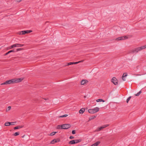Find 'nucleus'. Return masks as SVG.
<instances>
[{"instance_id":"nucleus-1","label":"nucleus","mask_w":146,"mask_h":146,"mask_svg":"<svg viewBox=\"0 0 146 146\" xmlns=\"http://www.w3.org/2000/svg\"><path fill=\"white\" fill-rule=\"evenodd\" d=\"M24 79L23 78L13 79L5 81V82H21Z\"/></svg>"},{"instance_id":"nucleus-2","label":"nucleus","mask_w":146,"mask_h":146,"mask_svg":"<svg viewBox=\"0 0 146 146\" xmlns=\"http://www.w3.org/2000/svg\"><path fill=\"white\" fill-rule=\"evenodd\" d=\"M146 48V45L140 47L135 48L132 50V52L134 53L135 52H138L139 51Z\"/></svg>"},{"instance_id":"nucleus-3","label":"nucleus","mask_w":146,"mask_h":146,"mask_svg":"<svg viewBox=\"0 0 146 146\" xmlns=\"http://www.w3.org/2000/svg\"><path fill=\"white\" fill-rule=\"evenodd\" d=\"M24 44H14L8 47L7 48V50H9L12 48H13L14 47H21L23 46Z\"/></svg>"},{"instance_id":"nucleus-4","label":"nucleus","mask_w":146,"mask_h":146,"mask_svg":"<svg viewBox=\"0 0 146 146\" xmlns=\"http://www.w3.org/2000/svg\"><path fill=\"white\" fill-rule=\"evenodd\" d=\"M71 127V125L69 124H65L62 125V129H67Z\"/></svg>"},{"instance_id":"nucleus-5","label":"nucleus","mask_w":146,"mask_h":146,"mask_svg":"<svg viewBox=\"0 0 146 146\" xmlns=\"http://www.w3.org/2000/svg\"><path fill=\"white\" fill-rule=\"evenodd\" d=\"M60 141V139H54L52 141L50 142L51 144H53L55 143H57L59 142Z\"/></svg>"},{"instance_id":"nucleus-6","label":"nucleus","mask_w":146,"mask_h":146,"mask_svg":"<svg viewBox=\"0 0 146 146\" xmlns=\"http://www.w3.org/2000/svg\"><path fill=\"white\" fill-rule=\"evenodd\" d=\"M109 125L108 124L103 125V126L98 128V131H100L103 129L108 126Z\"/></svg>"},{"instance_id":"nucleus-7","label":"nucleus","mask_w":146,"mask_h":146,"mask_svg":"<svg viewBox=\"0 0 146 146\" xmlns=\"http://www.w3.org/2000/svg\"><path fill=\"white\" fill-rule=\"evenodd\" d=\"M127 75V73H123L122 77V78L123 81H125V78Z\"/></svg>"},{"instance_id":"nucleus-8","label":"nucleus","mask_w":146,"mask_h":146,"mask_svg":"<svg viewBox=\"0 0 146 146\" xmlns=\"http://www.w3.org/2000/svg\"><path fill=\"white\" fill-rule=\"evenodd\" d=\"M11 52H15V49H13V50H10L9 51L7 52L5 54H4V55L5 56L7 55Z\"/></svg>"},{"instance_id":"nucleus-9","label":"nucleus","mask_w":146,"mask_h":146,"mask_svg":"<svg viewBox=\"0 0 146 146\" xmlns=\"http://www.w3.org/2000/svg\"><path fill=\"white\" fill-rule=\"evenodd\" d=\"M85 111V109L84 108H82L79 111V113L80 114H83Z\"/></svg>"},{"instance_id":"nucleus-10","label":"nucleus","mask_w":146,"mask_h":146,"mask_svg":"<svg viewBox=\"0 0 146 146\" xmlns=\"http://www.w3.org/2000/svg\"><path fill=\"white\" fill-rule=\"evenodd\" d=\"M92 109L94 113L97 112L99 111V108L98 107L94 108V109Z\"/></svg>"},{"instance_id":"nucleus-11","label":"nucleus","mask_w":146,"mask_h":146,"mask_svg":"<svg viewBox=\"0 0 146 146\" xmlns=\"http://www.w3.org/2000/svg\"><path fill=\"white\" fill-rule=\"evenodd\" d=\"M118 81L117 78L115 77H113L111 80V82H117Z\"/></svg>"},{"instance_id":"nucleus-12","label":"nucleus","mask_w":146,"mask_h":146,"mask_svg":"<svg viewBox=\"0 0 146 146\" xmlns=\"http://www.w3.org/2000/svg\"><path fill=\"white\" fill-rule=\"evenodd\" d=\"M33 100L35 102H39L40 101V100L38 98H35L33 99Z\"/></svg>"},{"instance_id":"nucleus-13","label":"nucleus","mask_w":146,"mask_h":146,"mask_svg":"<svg viewBox=\"0 0 146 146\" xmlns=\"http://www.w3.org/2000/svg\"><path fill=\"white\" fill-rule=\"evenodd\" d=\"M23 127H24L23 125L18 126H16V127H14V129H20V128H23Z\"/></svg>"},{"instance_id":"nucleus-14","label":"nucleus","mask_w":146,"mask_h":146,"mask_svg":"<svg viewBox=\"0 0 146 146\" xmlns=\"http://www.w3.org/2000/svg\"><path fill=\"white\" fill-rule=\"evenodd\" d=\"M100 143V141H98L92 145L93 146H97Z\"/></svg>"},{"instance_id":"nucleus-15","label":"nucleus","mask_w":146,"mask_h":146,"mask_svg":"<svg viewBox=\"0 0 146 146\" xmlns=\"http://www.w3.org/2000/svg\"><path fill=\"white\" fill-rule=\"evenodd\" d=\"M96 116L95 115H93L91 117H90L89 118V119L88 120V121H90L91 120L94 119H95L96 117Z\"/></svg>"},{"instance_id":"nucleus-16","label":"nucleus","mask_w":146,"mask_h":146,"mask_svg":"<svg viewBox=\"0 0 146 146\" xmlns=\"http://www.w3.org/2000/svg\"><path fill=\"white\" fill-rule=\"evenodd\" d=\"M56 128L58 129H62V125H58L57 126Z\"/></svg>"},{"instance_id":"nucleus-17","label":"nucleus","mask_w":146,"mask_h":146,"mask_svg":"<svg viewBox=\"0 0 146 146\" xmlns=\"http://www.w3.org/2000/svg\"><path fill=\"white\" fill-rule=\"evenodd\" d=\"M68 143L69 144H75L76 143H75V141L74 140L70 141Z\"/></svg>"},{"instance_id":"nucleus-18","label":"nucleus","mask_w":146,"mask_h":146,"mask_svg":"<svg viewBox=\"0 0 146 146\" xmlns=\"http://www.w3.org/2000/svg\"><path fill=\"white\" fill-rule=\"evenodd\" d=\"M26 31H23L20 32L19 34L20 35H23L26 34Z\"/></svg>"},{"instance_id":"nucleus-19","label":"nucleus","mask_w":146,"mask_h":146,"mask_svg":"<svg viewBox=\"0 0 146 146\" xmlns=\"http://www.w3.org/2000/svg\"><path fill=\"white\" fill-rule=\"evenodd\" d=\"M74 140L75 141V143H77L79 142H80L82 141V139H78Z\"/></svg>"},{"instance_id":"nucleus-20","label":"nucleus","mask_w":146,"mask_h":146,"mask_svg":"<svg viewBox=\"0 0 146 146\" xmlns=\"http://www.w3.org/2000/svg\"><path fill=\"white\" fill-rule=\"evenodd\" d=\"M88 111L89 113H94V112L93 110V109H90L88 110Z\"/></svg>"},{"instance_id":"nucleus-21","label":"nucleus","mask_w":146,"mask_h":146,"mask_svg":"<svg viewBox=\"0 0 146 146\" xmlns=\"http://www.w3.org/2000/svg\"><path fill=\"white\" fill-rule=\"evenodd\" d=\"M5 125L6 126H9L10 125V122H6L5 123Z\"/></svg>"},{"instance_id":"nucleus-22","label":"nucleus","mask_w":146,"mask_h":146,"mask_svg":"<svg viewBox=\"0 0 146 146\" xmlns=\"http://www.w3.org/2000/svg\"><path fill=\"white\" fill-rule=\"evenodd\" d=\"M123 37H122V36L121 37H118L116 39V40H123Z\"/></svg>"},{"instance_id":"nucleus-23","label":"nucleus","mask_w":146,"mask_h":146,"mask_svg":"<svg viewBox=\"0 0 146 146\" xmlns=\"http://www.w3.org/2000/svg\"><path fill=\"white\" fill-rule=\"evenodd\" d=\"M23 49V48H17L16 49H15V52L18 51H19V50H22Z\"/></svg>"},{"instance_id":"nucleus-24","label":"nucleus","mask_w":146,"mask_h":146,"mask_svg":"<svg viewBox=\"0 0 146 146\" xmlns=\"http://www.w3.org/2000/svg\"><path fill=\"white\" fill-rule=\"evenodd\" d=\"M96 101L97 102H104V101L102 99H99L98 100H96Z\"/></svg>"},{"instance_id":"nucleus-25","label":"nucleus","mask_w":146,"mask_h":146,"mask_svg":"<svg viewBox=\"0 0 146 146\" xmlns=\"http://www.w3.org/2000/svg\"><path fill=\"white\" fill-rule=\"evenodd\" d=\"M56 133V132H52L50 133V136H53Z\"/></svg>"},{"instance_id":"nucleus-26","label":"nucleus","mask_w":146,"mask_h":146,"mask_svg":"<svg viewBox=\"0 0 146 146\" xmlns=\"http://www.w3.org/2000/svg\"><path fill=\"white\" fill-rule=\"evenodd\" d=\"M67 116H68V115L67 114H65V115H61V116H59L58 117L59 118L66 117H67Z\"/></svg>"},{"instance_id":"nucleus-27","label":"nucleus","mask_w":146,"mask_h":146,"mask_svg":"<svg viewBox=\"0 0 146 146\" xmlns=\"http://www.w3.org/2000/svg\"><path fill=\"white\" fill-rule=\"evenodd\" d=\"M11 106H8L7 107V109L6 110V111H9L11 109Z\"/></svg>"},{"instance_id":"nucleus-28","label":"nucleus","mask_w":146,"mask_h":146,"mask_svg":"<svg viewBox=\"0 0 146 146\" xmlns=\"http://www.w3.org/2000/svg\"><path fill=\"white\" fill-rule=\"evenodd\" d=\"M19 135V132H17L13 134V135L14 136H16Z\"/></svg>"},{"instance_id":"nucleus-29","label":"nucleus","mask_w":146,"mask_h":146,"mask_svg":"<svg viewBox=\"0 0 146 146\" xmlns=\"http://www.w3.org/2000/svg\"><path fill=\"white\" fill-rule=\"evenodd\" d=\"M26 32V34L32 32V31L31 30H25Z\"/></svg>"},{"instance_id":"nucleus-30","label":"nucleus","mask_w":146,"mask_h":146,"mask_svg":"<svg viewBox=\"0 0 146 146\" xmlns=\"http://www.w3.org/2000/svg\"><path fill=\"white\" fill-rule=\"evenodd\" d=\"M73 64V62H70L67 63V64L66 65V66H68L70 65H71Z\"/></svg>"},{"instance_id":"nucleus-31","label":"nucleus","mask_w":146,"mask_h":146,"mask_svg":"<svg viewBox=\"0 0 146 146\" xmlns=\"http://www.w3.org/2000/svg\"><path fill=\"white\" fill-rule=\"evenodd\" d=\"M141 93V91H140L137 94H135V95L136 96H139L140 94Z\"/></svg>"},{"instance_id":"nucleus-32","label":"nucleus","mask_w":146,"mask_h":146,"mask_svg":"<svg viewBox=\"0 0 146 146\" xmlns=\"http://www.w3.org/2000/svg\"><path fill=\"white\" fill-rule=\"evenodd\" d=\"M88 82V81L86 80H83L81 81L80 82Z\"/></svg>"},{"instance_id":"nucleus-33","label":"nucleus","mask_w":146,"mask_h":146,"mask_svg":"<svg viewBox=\"0 0 146 146\" xmlns=\"http://www.w3.org/2000/svg\"><path fill=\"white\" fill-rule=\"evenodd\" d=\"M131 98V97L130 96L129 97V98L127 99L126 102L127 103H128L129 102V100Z\"/></svg>"},{"instance_id":"nucleus-34","label":"nucleus","mask_w":146,"mask_h":146,"mask_svg":"<svg viewBox=\"0 0 146 146\" xmlns=\"http://www.w3.org/2000/svg\"><path fill=\"white\" fill-rule=\"evenodd\" d=\"M11 83H3L1 84V85H5V84H9Z\"/></svg>"},{"instance_id":"nucleus-35","label":"nucleus","mask_w":146,"mask_h":146,"mask_svg":"<svg viewBox=\"0 0 146 146\" xmlns=\"http://www.w3.org/2000/svg\"><path fill=\"white\" fill-rule=\"evenodd\" d=\"M122 37H123V40H124L126 38L127 39V38H128V37L126 36H122Z\"/></svg>"},{"instance_id":"nucleus-36","label":"nucleus","mask_w":146,"mask_h":146,"mask_svg":"<svg viewBox=\"0 0 146 146\" xmlns=\"http://www.w3.org/2000/svg\"><path fill=\"white\" fill-rule=\"evenodd\" d=\"M79 63H80V62H73V64H77Z\"/></svg>"},{"instance_id":"nucleus-37","label":"nucleus","mask_w":146,"mask_h":146,"mask_svg":"<svg viewBox=\"0 0 146 146\" xmlns=\"http://www.w3.org/2000/svg\"><path fill=\"white\" fill-rule=\"evenodd\" d=\"M86 83H80V85H85L86 84Z\"/></svg>"},{"instance_id":"nucleus-38","label":"nucleus","mask_w":146,"mask_h":146,"mask_svg":"<svg viewBox=\"0 0 146 146\" xmlns=\"http://www.w3.org/2000/svg\"><path fill=\"white\" fill-rule=\"evenodd\" d=\"M72 133L73 134H75L76 133V131L75 130H73L72 131Z\"/></svg>"},{"instance_id":"nucleus-39","label":"nucleus","mask_w":146,"mask_h":146,"mask_svg":"<svg viewBox=\"0 0 146 146\" xmlns=\"http://www.w3.org/2000/svg\"><path fill=\"white\" fill-rule=\"evenodd\" d=\"M22 0H16V2H17L19 3Z\"/></svg>"},{"instance_id":"nucleus-40","label":"nucleus","mask_w":146,"mask_h":146,"mask_svg":"<svg viewBox=\"0 0 146 146\" xmlns=\"http://www.w3.org/2000/svg\"><path fill=\"white\" fill-rule=\"evenodd\" d=\"M74 138V137L73 136H70V139H73Z\"/></svg>"},{"instance_id":"nucleus-41","label":"nucleus","mask_w":146,"mask_h":146,"mask_svg":"<svg viewBox=\"0 0 146 146\" xmlns=\"http://www.w3.org/2000/svg\"><path fill=\"white\" fill-rule=\"evenodd\" d=\"M14 123H15L14 122H10V125H14Z\"/></svg>"},{"instance_id":"nucleus-42","label":"nucleus","mask_w":146,"mask_h":146,"mask_svg":"<svg viewBox=\"0 0 146 146\" xmlns=\"http://www.w3.org/2000/svg\"><path fill=\"white\" fill-rule=\"evenodd\" d=\"M113 84L115 85H117L118 84V83H113Z\"/></svg>"},{"instance_id":"nucleus-43","label":"nucleus","mask_w":146,"mask_h":146,"mask_svg":"<svg viewBox=\"0 0 146 146\" xmlns=\"http://www.w3.org/2000/svg\"><path fill=\"white\" fill-rule=\"evenodd\" d=\"M43 99L44 100H48V98H44Z\"/></svg>"},{"instance_id":"nucleus-44","label":"nucleus","mask_w":146,"mask_h":146,"mask_svg":"<svg viewBox=\"0 0 146 146\" xmlns=\"http://www.w3.org/2000/svg\"><path fill=\"white\" fill-rule=\"evenodd\" d=\"M84 61V60H81V61H79V62H80H80H83Z\"/></svg>"},{"instance_id":"nucleus-45","label":"nucleus","mask_w":146,"mask_h":146,"mask_svg":"<svg viewBox=\"0 0 146 146\" xmlns=\"http://www.w3.org/2000/svg\"><path fill=\"white\" fill-rule=\"evenodd\" d=\"M24 136H25V135H24L23 136H22V137L23 138V137H24Z\"/></svg>"},{"instance_id":"nucleus-46","label":"nucleus","mask_w":146,"mask_h":146,"mask_svg":"<svg viewBox=\"0 0 146 146\" xmlns=\"http://www.w3.org/2000/svg\"><path fill=\"white\" fill-rule=\"evenodd\" d=\"M91 146H93L92 145Z\"/></svg>"}]
</instances>
